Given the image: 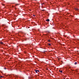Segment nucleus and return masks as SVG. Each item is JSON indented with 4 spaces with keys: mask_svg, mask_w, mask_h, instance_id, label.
I'll list each match as a JSON object with an SVG mask.
<instances>
[{
    "mask_svg": "<svg viewBox=\"0 0 79 79\" xmlns=\"http://www.w3.org/2000/svg\"><path fill=\"white\" fill-rule=\"evenodd\" d=\"M35 72L36 73H39V70H35Z\"/></svg>",
    "mask_w": 79,
    "mask_h": 79,
    "instance_id": "1",
    "label": "nucleus"
},
{
    "mask_svg": "<svg viewBox=\"0 0 79 79\" xmlns=\"http://www.w3.org/2000/svg\"><path fill=\"white\" fill-rule=\"evenodd\" d=\"M46 21H48V22H49L50 21V20L49 19H47L46 20Z\"/></svg>",
    "mask_w": 79,
    "mask_h": 79,
    "instance_id": "2",
    "label": "nucleus"
},
{
    "mask_svg": "<svg viewBox=\"0 0 79 79\" xmlns=\"http://www.w3.org/2000/svg\"><path fill=\"white\" fill-rule=\"evenodd\" d=\"M48 45H49V46H50V45H51V44H50V43L48 44Z\"/></svg>",
    "mask_w": 79,
    "mask_h": 79,
    "instance_id": "3",
    "label": "nucleus"
},
{
    "mask_svg": "<svg viewBox=\"0 0 79 79\" xmlns=\"http://www.w3.org/2000/svg\"><path fill=\"white\" fill-rule=\"evenodd\" d=\"M75 10H78V9L77 8H75Z\"/></svg>",
    "mask_w": 79,
    "mask_h": 79,
    "instance_id": "4",
    "label": "nucleus"
},
{
    "mask_svg": "<svg viewBox=\"0 0 79 79\" xmlns=\"http://www.w3.org/2000/svg\"><path fill=\"white\" fill-rule=\"evenodd\" d=\"M59 72H60V73H62V70H59Z\"/></svg>",
    "mask_w": 79,
    "mask_h": 79,
    "instance_id": "5",
    "label": "nucleus"
},
{
    "mask_svg": "<svg viewBox=\"0 0 79 79\" xmlns=\"http://www.w3.org/2000/svg\"><path fill=\"white\" fill-rule=\"evenodd\" d=\"M77 64V62H75V64Z\"/></svg>",
    "mask_w": 79,
    "mask_h": 79,
    "instance_id": "6",
    "label": "nucleus"
},
{
    "mask_svg": "<svg viewBox=\"0 0 79 79\" xmlns=\"http://www.w3.org/2000/svg\"><path fill=\"white\" fill-rule=\"evenodd\" d=\"M42 11H45V10H42Z\"/></svg>",
    "mask_w": 79,
    "mask_h": 79,
    "instance_id": "7",
    "label": "nucleus"
},
{
    "mask_svg": "<svg viewBox=\"0 0 79 79\" xmlns=\"http://www.w3.org/2000/svg\"><path fill=\"white\" fill-rule=\"evenodd\" d=\"M69 69H70V68H71V67H69Z\"/></svg>",
    "mask_w": 79,
    "mask_h": 79,
    "instance_id": "8",
    "label": "nucleus"
},
{
    "mask_svg": "<svg viewBox=\"0 0 79 79\" xmlns=\"http://www.w3.org/2000/svg\"><path fill=\"white\" fill-rule=\"evenodd\" d=\"M1 44H3V42H1Z\"/></svg>",
    "mask_w": 79,
    "mask_h": 79,
    "instance_id": "9",
    "label": "nucleus"
},
{
    "mask_svg": "<svg viewBox=\"0 0 79 79\" xmlns=\"http://www.w3.org/2000/svg\"><path fill=\"white\" fill-rule=\"evenodd\" d=\"M50 40H48V42H50Z\"/></svg>",
    "mask_w": 79,
    "mask_h": 79,
    "instance_id": "10",
    "label": "nucleus"
},
{
    "mask_svg": "<svg viewBox=\"0 0 79 79\" xmlns=\"http://www.w3.org/2000/svg\"><path fill=\"white\" fill-rule=\"evenodd\" d=\"M33 16H35V15H33Z\"/></svg>",
    "mask_w": 79,
    "mask_h": 79,
    "instance_id": "11",
    "label": "nucleus"
},
{
    "mask_svg": "<svg viewBox=\"0 0 79 79\" xmlns=\"http://www.w3.org/2000/svg\"><path fill=\"white\" fill-rule=\"evenodd\" d=\"M1 77H2V76H1Z\"/></svg>",
    "mask_w": 79,
    "mask_h": 79,
    "instance_id": "12",
    "label": "nucleus"
},
{
    "mask_svg": "<svg viewBox=\"0 0 79 79\" xmlns=\"http://www.w3.org/2000/svg\"><path fill=\"white\" fill-rule=\"evenodd\" d=\"M3 5L4 6V4H3Z\"/></svg>",
    "mask_w": 79,
    "mask_h": 79,
    "instance_id": "13",
    "label": "nucleus"
}]
</instances>
